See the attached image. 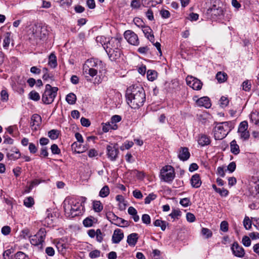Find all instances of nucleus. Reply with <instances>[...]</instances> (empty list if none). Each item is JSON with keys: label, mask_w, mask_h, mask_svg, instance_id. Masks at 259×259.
Masks as SVG:
<instances>
[{"label": "nucleus", "mask_w": 259, "mask_h": 259, "mask_svg": "<svg viewBox=\"0 0 259 259\" xmlns=\"http://www.w3.org/2000/svg\"><path fill=\"white\" fill-rule=\"evenodd\" d=\"M229 104V100L228 98L222 96L220 100V104L221 107L225 108Z\"/></svg>", "instance_id": "48"}, {"label": "nucleus", "mask_w": 259, "mask_h": 259, "mask_svg": "<svg viewBox=\"0 0 259 259\" xmlns=\"http://www.w3.org/2000/svg\"><path fill=\"white\" fill-rule=\"evenodd\" d=\"M221 230L224 232H226L228 230V223L227 221H223L220 225Z\"/></svg>", "instance_id": "59"}, {"label": "nucleus", "mask_w": 259, "mask_h": 259, "mask_svg": "<svg viewBox=\"0 0 259 259\" xmlns=\"http://www.w3.org/2000/svg\"><path fill=\"white\" fill-rule=\"evenodd\" d=\"M147 38L156 48L160 55H162L161 49V45L159 42L156 41L155 42L154 36L152 32V30L150 27L147 26Z\"/></svg>", "instance_id": "15"}, {"label": "nucleus", "mask_w": 259, "mask_h": 259, "mask_svg": "<svg viewBox=\"0 0 259 259\" xmlns=\"http://www.w3.org/2000/svg\"><path fill=\"white\" fill-rule=\"evenodd\" d=\"M107 150V155L108 159H109L111 161H115L118 155L119 154V150L116 146V145L115 144L113 145L112 144L107 145L106 147Z\"/></svg>", "instance_id": "11"}, {"label": "nucleus", "mask_w": 259, "mask_h": 259, "mask_svg": "<svg viewBox=\"0 0 259 259\" xmlns=\"http://www.w3.org/2000/svg\"><path fill=\"white\" fill-rule=\"evenodd\" d=\"M158 72L155 70L149 69L147 71V79L150 81L155 80L158 77Z\"/></svg>", "instance_id": "28"}, {"label": "nucleus", "mask_w": 259, "mask_h": 259, "mask_svg": "<svg viewBox=\"0 0 259 259\" xmlns=\"http://www.w3.org/2000/svg\"><path fill=\"white\" fill-rule=\"evenodd\" d=\"M89 68L95 70L97 73L98 71L101 72V70L103 67V63L102 61L95 59H88L84 63Z\"/></svg>", "instance_id": "13"}, {"label": "nucleus", "mask_w": 259, "mask_h": 259, "mask_svg": "<svg viewBox=\"0 0 259 259\" xmlns=\"http://www.w3.org/2000/svg\"><path fill=\"white\" fill-rule=\"evenodd\" d=\"M215 77L219 83H222L227 80L228 75L226 73L220 71L217 73Z\"/></svg>", "instance_id": "31"}, {"label": "nucleus", "mask_w": 259, "mask_h": 259, "mask_svg": "<svg viewBox=\"0 0 259 259\" xmlns=\"http://www.w3.org/2000/svg\"><path fill=\"white\" fill-rule=\"evenodd\" d=\"M32 35L36 39L44 40L48 35V31L45 27L35 26V28H33Z\"/></svg>", "instance_id": "8"}, {"label": "nucleus", "mask_w": 259, "mask_h": 259, "mask_svg": "<svg viewBox=\"0 0 259 259\" xmlns=\"http://www.w3.org/2000/svg\"><path fill=\"white\" fill-rule=\"evenodd\" d=\"M13 253V251L11 249H7L4 251L3 253V257L4 259H11V254Z\"/></svg>", "instance_id": "64"}, {"label": "nucleus", "mask_w": 259, "mask_h": 259, "mask_svg": "<svg viewBox=\"0 0 259 259\" xmlns=\"http://www.w3.org/2000/svg\"><path fill=\"white\" fill-rule=\"evenodd\" d=\"M230 121L217 123L214 128V136L216 140H221L226 137L231 130Z\"/></svg>", "instance_id": "3"}, {"label": "nucleus", "mask_w": 259, "mask_h": 259, "mask_svg": "<svg viewBox=\"0 0 259 259\" xmlns=\"http://www.w3.org/2000/svg\"><path fill=\"white\" fill-rule=\"evenodd\" d=\"M191 184L192 187L198 188L201 185V181L200 180V175L198 174L194 175L191 179Z\"/></svg>", "instance_id": "26"}, {"label": "nucleus", "mask_w": 259, "mask_h": 259, "mask_svg": "<svg viewBox=\"0 0 259 259\" xmlns=\"http://www.w3.org/2000/svg\"><path fill=\"white\" fill-rule=\"evenodd\" d=\"M250 120L255 124L259 123V112H254L250 114Z\"/></svg>", "instance_id": "44"}, {"label": "nucleus", "mask_w": 259, "mask_h": 259, "mask_svg": "<svg viewBox=\"0 0 259 259\" xmlns=\"http://www.w3.org/2000/svg\"><path fill=\"white\" fill-rule=\"evenodd\" d=\"M65 214L68 218H74L81 214L83 207L78 201L71 199H66L63 202Z\"/></svg>", "instance_id": "2"}, {"label": "nucleus", "mask_w": 259, "mask_h": 259, "mask_svg": "<svg viewBox=\"0 0 259 259\" xmlns=\"http://www.w3.org/2000/svg\"><path fill=\"white\" fill-rule=\"evenodd\" d=\"M96 240L99 242H101L103 240L102 233L100 229H98L96 230Z\"/></svg>", "instance_id": "56"}, {"label": "nucleus", "mask_w": 259, "mask_h": 259, "mask_svg": "<svg viewBox=\"0 0 259 259\" xmlns=\"http://www.w3.org/2000/svg\"><path fill=\"white\" fill-rule=\"evenodd\" d=\"M106 53L110 60L112 61H116L117 59H119L121 54L120 49L108 51V52Z\"/></svg>", "instance_id": "25"}, {"label": "nucleus", "mask_w": 259, "mask_h": 259, "mask_svg": "<svg viewBox=\"0 0 259 259\" xmlns=\"http://www.w3.org/2000/svg\"><path fill=\"white\" fill-rule=\"evenodd\" d=\"M34 203V199L32 197H27L24 200V205L27 207H31Z\"/></svg>", "instance_id": "43"}, {"label": "nucleus", "mask_w": 259, "mask_h": 259, "mask_svg": "<svg viewBox=\"0 0 259 259\" xmlns=\"http://www.w3.org/2000/svg\"><path fill=\"white\" fill-rule=\"evenodd\" d=\"M82 74L88 81H91L90 77H93L96 76L97 73L95 72V70L89 68V67L84 63L82 67Z\"/></svg>", "instance_id": "17"}, {"label": "nucleus", "mask_w": 259, "mask_h": 259, "mask_svg": "<svg viewBox=\"0 0 259 259\" xmlns=\"http://www.w3.org/2000/svg\"><path fill=\"white\" fill-rule=\"evenodd\" d=\"M83 225L86 227H90L93 226V221L91 218H87L83 221Z\"/></svg>", "instance_id": "55"}, {"label": "nucleus", "mask_w": 259, "mask_h": 259, "mask_svg": "<svg viewBox=\"0 0 259 259\" xmlns=\"http://www.w3.org/2000/svg\"><path fill=\"white\" fill-rule=\"evenodd\" d=\"M251 83L248 80L244 81L242 83V89L245 91H249L251 88Z\"/></svg>", "instance_id": "54"}, {"label": "nucleus", "mask_w": 259, "mask_h": 259, "mask_svg": "<svg viewBox=\"0 0 259 259\" xmlns=\"http://www.w3.org/2000/svg\"><path fill=\"white\" fill-rule=\"evenodd\" d=\"M1 99L4 102H7L9 100V94L6 89L3 90L1 92Z\"/></svg>", "instance_id": "42"}, {"label": "nucleus", "mask_w": 259, "mask_h": 259, "mask_svg": "<svg viewBox=\"0 0 259 259\" xmlns=\"http://www.w3.org/2000/svg\"><path fill=\"white\" fill-rule=\"evenodd\" d=\"M201 234L205 236V238L206 239L210 238L212 235L211 231L206 228H202L201 229Z\"/></svg>", "instance_id": "41"}, {"label": "nucleus", "mask_w": 259, "mask_h": 259, "mask_svg": "<svg viewBox=\"0 0 259 259\" xmlns=\"http://www.w3.org/2000/svg\"><path fill=\"white\" fill-rule=\"evenodd\" d=\"M231 151L234 155H237L240 152L239 146L237 144L236 141L233 140L230 143Z\"/></svg>", "instance_id": "32"}, {"label": "nucleus", "mask_w": 259, "mask_h": 259, "mask_svg": "<svg viewBox=\"0 0 259 259\" xmlns=\"http://www.w3.org/2000/svg\"><path fill=\"white\" fill-rule=\"evenodd\" d=\"M231 250L233 254L238 257H243L245 254L244 248L240 246L237 242L233 243L231 246Z\"/></svg>", "instance_id": "16"}, {"label": "nucleus", "mask_w": 259, "mask_h": 259, "mask_svg": "<svg viewBox=\"0 0 259 259\" xmlns=\"http://www.w3.org/2000/svg\"><path fill=\"white\" fill-rule=\"evenodd\" d=\"M198 143L201 146H204L209 145L210 140L209 137L205 135H201L198 139Z\"/></svg>", "instance_id": "27"}, {"label": "nucleus", "mask_w": 259, "mask_h": 259, "mask_svg": "<svg viewBox=\"0 0 259 259\" xmlns=\"http://www.w3.org/2000/svg\"><path fill=\"white\" fill-rule=\"evenodd\" d=\"M175 177L174 168L171 165H165L160 170L161 179L167 183L171 182Z\"/></svg>", "instance_id": "5"}, {"label": "nucleus", "mask_w": 259, "mask_h": 259, "mask_svg": "<svg viewBox=\"0 0 259 259\" xmlns=\"http://www.w3.org/2000/svg\"><path fill=\"white\" fill-rule=\"evenodd\" d=\"M80 122L82 126L85 127H89L91 124L90 120L88 119L85 118L84 117L81 118Z\"/></svg>", "instance_id": "63"}, {"label": "nucleus", "mask_w": 259, "mask_h": 259, "mask_svg": "<svg viewBox=\"0 0 259 259\" xmlns=\"http://www.w3.org/2000/svg\"><path fill=\"white\" fill-rule=\"evenodd\" d=\"M48 64L52 68H55L57 66V58L54 54L51 53L49 56Z\"/></svg>", "instance_id": "34"}, {"label": "nucleus", "mask_w": 259, "mask_h": 259, "mask_svg": "<svg viewBox=\"0 0 259 259\" xmlns=\"http://www.w3.org/2000/svg\"><path fill=\"white\" fill-rule=\"evenodd\" d=\"M178 87V83L176 80L166 82L164 84V89L168 93H172Z\"/></svg>", "instance_id": "24"}, {"label": "nucleus", "mask_w": 259, "mask_h": 259, "mask_svg": "<svg viewBox=\"0 0 259 259\" xmlns=\"http://www.w3.org/2000/svg\"><path fill=\"white\" fill-rule=\"evenodd\" d=\"M180 203L184 207H187L191 205L190 200L188 198L181 199Z\"/></svg>", "instance_id": "52"}, {"label": "nucleus", "mask_w": 259, "mask_h": 259, "mask_svg": "<svg viewBox=\"0 0 259 259\" xmlns=\"http://www.w3.org/2000/svg\"><path fill=\"white\" fill-rule=\"evenodd\" d=\"M51 150L52 151V153L53 154H59L61 153V150L59 148L57 145L54 144H53L51 147Z\"/></svg>", "instance_id": "51"}, {"label": "nucleus", "mask_w": 259, "mask_h": 259, "mask_svg": "<svg viewBox=\"0 0 259 259\" xmlns=\"http://www.w3.org/2000/svg\"><path fill=\"white\" fill-rule=\"evenodd\" d=\"M242 242L243 244L246 247L249 246L251 244V240L247 236H244L243 237Z\"/></svg>", "instance_id": "57"}, {"label": "nucleus", "mask_w": 259, "mask_h": 259, "mask_svg": "<svg viewBox=\"0 0 259 259\" xmlns=\"http://www.w3.org/2000/svg\"><path fill=\"white\" fill-rule=\"evenodd\" d=\"M109 194V188L107 186H104L100 191L99 196L101 197H107Z\"/></svg>", "instance_id": "39"}, {"label": "nucleus", "mask_w": 259, "mask_h": 259, "mask_svg": "<svg viewBox=\"0 0 259 259\" xmlns=\"http://www.w3.org/2000/svg\"><path fill=\"white\" fill-rule=\"evenodd\" d=\"M243 225L246 230H249L251 227V222L248 217H245L243 221Z\"/></svg>", "instance_id": "49"}, {"label": "nucleus", "mask_w": 259, "mask_h": 259, "mask_svg": "<svg viewBox=\"0 0 259 259\" xmlns=\"http://www.w3.org/2000/svg\"><path fill=\"white\" fill-rule=\"evenodd\" d=\"M93 208L95 212H100L103 209V206L100 201L94 200L93 202Z\"/></svg>", "instance_id": "33"}, {"label": "nucleus", "mask_w": 259, "mask_h": 259, "mask_svg": "<svg viewBox=\"0 0 259 259\" xmlns=\"http://www.w3.org/2000/svg\"><path fill=\"white\" fill-rule=\"evenodd\" d=\"M247 127H248V123H247V121H242L239 124L238 130V132L240 133L241 132L245 131L247 130Z\"/></svg>", "instance_id": "47"}, {"label": "nucleus", "mask_w": 259, "mask_h": 259, "mask_svg": "<svg viewBox=\"0 0 259 259\" xmlns=\"http://www.w3.org/2000/svg\"><path fill=\"white\" fill-rule=\"evenodd\" d=\"M154 226L156 227H160L162 231H164L166 229L167 223L165 221H163L160 220H156L154 222Z\"/></svg>", "instance_id": "38"}, {"label": "nucleus", "mask_w": 259, "mask_h": 259, "mask_svg": "<svg viewBox=\"0 0 259 259\" xmlns=\"http://www.w3.org/2000/svg\"><path fill=\"white\" fill-rule=\"evenodd\" d=\"M186 82L190 87L196 91L201 90L203 84L199 79L192 76L187 77Z\"/></svg>", "instance_id": "12"}, {"label": "nucleus", "mask_w": 259, "mask_h": 259, "mask_svg": "<svg viewBox=\"0 0 259 259\" xmlns=\"http://www.w3.org/2000/svg\"><path fill=\"white\" fill-rule=\"evenodd\" d=\"M59 135V131L57 130H52L48 132V136L52 140H56L58 138Z\"/></svg>", "instance_id": "40"}, {"label": "nucleus", "mask_w": 259, "mask_h": 259, "mask_svg": "<svg viewBox=\"0 0 259 259\" xmlns=\"http://www.w3.org/2000/svg\"><path fill=\"white\" fill-rule=\"evenodd\" d=\"M138 238V234L137 233L131 234L127 236V242L129 245L134 246L136 245Z\"/></svg>", "instance_id": "29"}, {"label": "nucleus", "mask_w": 259, "mask_h": 259, "mask_svg": "<svg viewBox=\"0 0 259 259\" xmlns=\"http://www.w3.org/2000/svg\"><path fill=\"white\" fill-rule=\"evenodd\" d=\"M46 231L45 228H41L35 235L32 236L30 239V243L34 246L41 244L45 239Z\"/></svg>", "instance_id": "6"}, {"label": "nucleus", "mask_w": 259, "mask_h": 259, "mask_svg": "<svg viewBox=\"0 0 259 259\" xmlns=\"http://www.w3.org/2000/svg\"><path fill=\"white\" fill-rule=\"evenodd\" d=\"M66 100L69 104L73 105L75 103L76 97L73 93H70L66 96Z\"/></svg>", "instance_id": "36"}, {"label": "nucleus", "mask_w": 259, "mask_h": 259, "mask_svg": "<svg viewBox=\"0 0 259 259\" xmlns=\"http://www.w3.org/2000/svg\"><path fill=\"white\" fill-rule=\"evenodd\" d=\"M58 90L57 87H52L50 84H47L45 87V91L42 96V101L45 104H50L53 102L57 96Z\"/></svg>", "instance_id": "4"}, {"label": "nucleus", "mask_w": 259, "mask_h": 259, "mask_svg": "<svg viewBox=\"0 0 259 259\" xmlns=\"http://www.w3.org/2000/svg\"><path fill=\"white\" fill-rule=\"evenodd\" d=\"M160 251L158 249H154L151 254L153 259H159L160 257Z\"/></svg>", "instance_id": "62"}, {"label": "nucleus", "mask_w": 259, "mask_h": 259, "mask_svg": "<svg viewBox=\"0 0 259 259\" xmlns=\"http://www.w3.org/2000/svg\"><path fill=\"white\" fill-rule=\"evenodd\" d=\"M100 251L97 249L92 251L89 253V256L91 258H95L99 257L100 255Z\"/></svg>", "instance_id": "53"}, {"label": "nucleus", "mask_w": 259, "mask_h": 259, "mask_svg": "<svg viewBox=\"0 0 259 259\" xmlns=\"http://www.w3.org/2000/svg\"><path fill=\"white\" fill-rule=\"evenodd\" d=\"M178 156V158L183 161L187 160L190 156L188 148L187 147H180Z\"/></svg>", "instance_id": "18"}, {"label": "nucleus", "mask_w": 259, "mask_h": 259, "mask_svg": "<svg viewBox=\"0 0 259 259\" xmlns=\"http://www.w3.org/2000/svg\"><path fill=\"white\" fill-rule=\"evenodd\" d=\"M207 13L211 14L214 19H222L225 14L224 8L213 5L207 10Z\"/></svg>", "instance_id": "9"}, {"label": "nucleus", "mask_w": 259, "mask_h": 259, "mask_svg": "<svg viewBox=\"0 0 259 259\" xmlns=\"http://www.w3.org/2000/svg\"><path fill=\"white\" fill-rule=\"evenodd\" d=\"M118 128L116 124H113L111 121L103 125L102 130L104 132H108L111 130H116Z\"/></svg>", "instance_id": "30"}, {"label": "nucleus", "mask_w": 259, "mask_h": 259, "mask_svg": "<svg viewBox=\"0 0 259 259\" xmlns=\"http://www.w3.org/2000/svg\"><path fill=\"white\" fill-rule=\"evenodd\" d=\"M15 257L16 259H29L28 256L22 251L17 252Z\"/></svg>", "instance_id": "50"}, {"label": "nucleus", "mask_w": 259, "mask_h": 259, "mask_svg": "<svg viewBox=\"0 0 259 259\" xmlns=\"http://www.w3.org/2000/svg\"><path fill=\"white\" fill-rule=\"evenodd\" d=\"M196 104L198 106L204 107L206 108H209L211 107L210 99L207 97H203L198 99L196 101Z\"/></svg>", "instance_id": "23"}, {"label": "nucleus", "mask_w": 259, "mask_h": 259, "mask_svg": "<svg viewBox=\"0 0 259 259\" xmlns=\"http://www.w3.org/2000/svg\"><path fill=\"white\" fill-rule=\"evenodd\" d=\"M124 38L131 45H138L139 44L137 35L131 30H127L124 33Z\"/></svg>", "instance_id": "14"}, {"label": "nucleus", "mask_w": 259, "mask_h": 259, "mask_svg": "<svg viewBox=\"0 0 259 259\" xmlns=\"http://www.w3.org/2000/svg\"><path fill=\"white\" fill-rule=\"evenodd\" d=\"M29 98L32 100L37 101L40 99V96L39 94L35 91H31L29 94Z\"/></svg>", "instance_id": "46"}, {"label": "nucleus", "mask_w": 259, "mask_h": 259, "mask_svg": "<svg viewBox=\"0 0 259 259\" xmlns=\"http://www.w3.org/2000/svg\"><path fill=\"white\" fill-rule=\"evenodd\" d=\"M239 133L240 134V138L242 139L243 140H247L250 136L249 132L247 130L244 132H241Z\"/></svg>", "instance_id": "58"}, {"label": "nucleus", "mask_w": 259, "mask_h": 259, "mask_svg": "<svg viewBox=\"0 0 259 259\" xmlns=\"http://www.w3.org/2000/svg\"><path fill=\"white\" fill-rule=\"evenodd\" d=\"M160 14L163 18L166 19L170 17V13L168 11L162 9L160 12Z\"/></svg>", "instance_id": "61"}, {"label": "nucleus", "mask_w": 259, "mask_h": 259, "mask_svg": "<svg viewBox=\"0 0 259 259\" xmlns=\"http://www.w3.org/2000/svg\"><path fill=\"white\" fill-rule=\"evenodd\" d=\"M107 217L111 223L117 226L125 227L128 226V222L127 221L118 217L113 213H109Z\"/></svg>", "instance_id": "10"}, {"label": "nucleus", "mask_w": 259, "mask_h": 259, "mask_svg": "<svg viewBox=\"0 0 259 259\" xmlns=\"http://www.w3.org/2000/svg\"><path fill=\"white\" fill-rule=\"evenodd\" d=\"M181 215V211L179 209H172L169 215L173 219H178V217Z\"/></svg>", "instance_id": "45"}, {"label": "nucleus", "mask_w": 259, "mask_h": 259, "mask_svg": "<svg viewBox=\"0 0 259 259\" xmlns=\"http://www.w3.org/2000/svg\"><path fill=\"white\" fill-rule=\"evenodd\" d=\"M71 148L74 152L77 153H81L86 151L89 147L87 145H82L80 143L79 144L75 142L71 145Z\"/></svg>", "instance_id": "21"}, {"label": "nucleus", "mask_w": 259, "mask_h": 259, "mask_svg": "<svg viewBox=\"0 0 259 259\" xmlns=\"http://www.w3.org/2000/svg\"><path fill=\"white\" fill-rule=\"evenodd\" d=\"M236 163L234 161L230 163L227 166V169L230 172H234L235 171V170L236 169Z\"/></svg>", "instance_id": "60"}, {"label": "nucleus", "mask_w": 259, "mask_h": 259, "mask_svg": "<svg viewBox=\"0 0 259 259\" xmlns=\"http://www.w3.org/2000/svg\"><path fill=\"white\" fill-rule=\"evenodd\" d=\"M7 156L10 160H15L20 157L21 154L19 150L14 147L7 153Z\"/></svg>", "instance_id": "22"}, {"label": "nucleus", "mask_w": 259, "mask_h": 259, "mask_svg": "<svg viewBox=\"0 0 259 259\" xmlns=\"http://www.w3.org/2000/svg\"><path fill=\"white\" fill-rule=\"evenodd\" d=\"M127 103L132 108H139L144 105L146 95L144 88L140 85H133L127 89Z\"/></svg>", "instance_id": "1"}, {"label": "nucleus", "mask_w": 259, "mask_h": 259, "mask_svg": "<svg viewBox=\"0 0 259 259\" xmlns=\"http://www.w3.org/2000/svg\"><path fill=\"white\" fill-rule=\"evenodd\" d=\"M134 22L137 26L142 28V30L144 33L146 34V32H145V22L143 21V20L140 18L136 17L134 19Z\"/></svg>", "instance_id": "35"}, {"label": "nucleus", "mask_w": 259, "mask_h": 259, "mask_svg": "<svg viewBox=\"0 0 259 259\" xmlns=\"http://www.w3.org/2000/svg\"><path fill=\"white\" fill-rule=\"evenodd\" d=\"M121 39V38L112 37L107 43H104L103 46L106 52L120 49Z\"/></svg>", "instance_id": "7"}, {"label": "nucleus", "mask_w": 259, "mask_h": 259, "mask_svg": "<svg viewBox=\"0 0 259 259\" xmlns=\"http://www.w3.org/2000/svg\"><path fill=\"white\" fill-rule=\"evenodd\" d=\"M41 121V117L37 114H33L31 118L30 126L32 130L36 131Z\"/></svg>", "instance_id": "19"}, {"label": "nucleus", "mask_w": 259, "mask_h": 259, "mask_svg": "<svg viewBox=\"0 0 259 259\" xmlns=\"http://www.w3.org/2000/svg\"><path fill=\"white\" fill-rule=\"evenodd\" d=\"M10 32H6L5 34V38L3 40V47L6 49H8V47L9 46L10 42Z\"/></svg>", "instance_id": "37"}, {"label": "nucleus", "mask_w": 259, "mask_h": 259, "mask_svg": "<svg viewBox=\"0 0 259 259\" xmlns=\"http://www.w3.org/2000/svg\"><path fill=\"white\" fill-rule=\"evenodd\" d=\"M124 234L122 231L119 229L114 230L112 237L113 243L118 244L123 238Z\"/></svg>", "instance_id": "20"}]
</instances>
